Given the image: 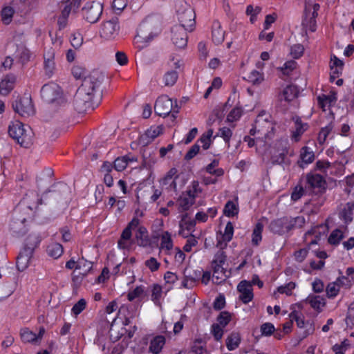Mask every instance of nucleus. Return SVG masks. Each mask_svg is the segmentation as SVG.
<instances>
[{
  "instance_id": "nucleus-61",
  "label": "nucleus",
  "mask_w": 354,
  "mask_h": 354,
  "mask_svg": "<svg viewBox=\"0 0 354 354\" xmlns=\"http://www.w3.org/2000/svg\"><path fill=\"white\" fill-rule=\"evenodd\" d=\"M261 334L265 336H270L274 331V325L271 323L267 322L261 326Z\"/></svg>"
},
{
  "instance_id": "nucleus-16",
  "label": "nucleus",
  "mask_w": 354,
  "mask_h": 354,
  "mask_svg": "<svg viewBox=\"0 0 354 354\" xmlns=\"http://www.w3.org/2000/svg\"><path fill=\"white\" fill-rule=\"evenodd\" d=\"M44 59L45 75L48 77H51L55 71V50L53 48L47 50L44 55Z\"/></svg>"
},
{
  "instance_id": "nucleus-2",
  "label": "nucleus",
  "mask_w": 354,
  "mask_h": 354,
  "mask_svg": "<svg viewBox=\"0 0 354 354\" xmlns=\"http://www.w3.org/2000/svg\"><path fill=\"white\" fill-rule=\"evenodd\" d=\"M162 21L159 15L147 16L139 26L136 37L146 42L150 41L160 32Z\"/></svg>"
},
{
  "instance_id": "nucleus-47",
  "label": "nucleus",
  "mask_w": 354,
  "mask_h": 354,
  "mask_svg": "<svg viewBox=\"0 0 354 354\" xmlns=\"http://www.w3.org/2000/svg\"><path fill=\"white\" fill-rule=\"evenodd\" d=\"M126 158L124 156L117 158L113 162V168L118 171H122L125 169L128 165Z\"/></svg>"
},
{
  "instance_id": "nucleus-51",
  "label": "nucleus",
  "mask_w": 354,
  "mask_h": 354,
  "mask_svg": "<svg viewBox=\"0 0 354 354\" xmlns=\"http://www.w3.org/2000/svg\"><path fill=\"white\" fill-rule=\"evenodd\" d=\"M163 128L162 126H157L156 127H151L146 131V136L151 140L155 139L158 136L162 133Z\"/></svg>"
},
{
  "instance_id": "nucleus-56",
  "label": "nucleus",
  "mask_w": 354,
  "mask_h": 354,
  "mask_svg": "<svg viewBox=\"0 0 354 354\" xmlns=\"http://www.w3.org/2000/svg\"><path fill=\"white\" fill-rule=\"evenodd\" d=\"M304 48L301 44L293 45L290 48V55L295 59L299 58L304 53Z\"/></svg>"
},
{
  "instance_id": "nucleus-37",
  "label": "nucleus",
  "mask_w": 354,
  "mask_h": 354,
  "mask_svg": "<svg viewBox=\"0 0 354 354\" xmlns=\"http://www.w3.org/2000/svg\"><path fill=\"white\" fill-rule=\"evenodd\" d=\"M213 135V129H208L205 133H203L201 137L197 140L196 143L200 142L203 144V148L204 150H207L209 148L211 145V138Z\"/></svg>"
},
{
  "instance_id": "nucleus-53",
  "label": "nucleus",
  "mask_w": 354,
  "mask_h": 354,
  "mask_svg": "<svg viewBox=\"0 0 354 354\" xmlns=\"http://www.w3.org/2000/svg\"><path fill=\"white\" fill-rule=\"evenodd\" d=\"M295 283L290 281L285 286H281L278 287L277 290L281 294H286L287 295H291L292 290L295 288Z\"/></svg>"
},
{
  "instance_id": "nucleus-31",
  "label": "nucleus",
  "mask_w": 354,
  "mask_h": 354,
  "mask_svg": "<svg viewBox=\"0 0 354 354\" xmlns=\"http://www.w3.org/2000/svg\"><path fill=\"white\" fill-rule=\"evenodd\" d=\"M63 252L62 245L57 243H51L47 248L48 254L54 259L59 258L63 254Z\"/></svg>"
},
{
  "instance_id": "nucleus-10",
  "label": "nucleus",
  "mask_w": 354,
  "mask_h": 354,
  "mask_svg": "<svg viewBox=\"0 0 354 354\" xmlns=\"http://www.w3.org/2000/svg\"><path fill=\"white\" fill-rule=\"evenodd\" d=\"M12 106L13 110L21 117H29L35 113V109L30 97H17L12 102Z\"/></svg>"
},
{
  "instance_id": "nucleus-52",
  "label": "nucleus",
  "mask_w": 354,
  "mask_h": 354,
  "mask_svg": "<svg viewBox=\"0 0 354 354\" xmlns=\"http://www.w3.org/2000/svg\"><path fill=\"white\" fill-rule=\"evenodd\" d=\"M211 332L216 341H220L223 335V327L217 324L212 325Z\"/></svg>"
},
{
  "instance_id": "nucleus-48",
  "label": "nucleus",
  "mask_w": 354,
  "mask_h": 354,
  "mask_svg": "<svg viewBox=\"0 0 354 354\" xmlns=\"http://www.w3.org/2000/svg\"><path fill=\"white\" fill-rule=\"evenodd\" d=\"M161 248H165L167 250H169L173 248L172 240L170 234L168 232H165L161 237Z\"/></svg>"
},
{
  "instance_id": "nucleus-6",
  "label": "nucleus",
  "mask_w": 354,
  "mask_h": 354,
  "mask_svg": "<svg viewBox=\"0 0 354 354\" xmlns=\"http://www.w3.org/2000/svg\"><path fill=\"white\" fill-rule=\"evenodd\" d=\"M227 256L222 250L218 251L212 261V268L213 269V281L216 284H220L225 281L230 274V270L223 268V264L226 261Z\"/></svg>"
},
{
  "instance_id": "nucleus-9",
  "label": "nucleus",
  "mask_w": 354,
  "mask_h": 354,
  "mask_svg": "<svg viewBox=\"0 0 354 354\" xmlns=\"http://www.w3.org/2000/svg\"><path fill=\"white\" fill-rule=\"evenodd\" d=\"M305 184L309 190V195L322 194L326 189V183L322 176L308 173L306 176Z\"/></svg>"
},
{
  "instance_id": "nucleus-35",
  "label": "nucleus",
  "mask_w": 354,
  "mask_h": 354,
  "mask_svg": "<svg viewBox=\"0 0 354 354\" xmlns=\"http://www.w3.org/2000/svg\"><path fill=\"white\" fill-rule=\"evenodd\" d=\"M223 213L227 217L234 216L239 213V207L233 201H229L224 207Z\"/></svg>"
},
{
  "instance_id": "nucleus-5",
  "label": "nucleus",
  "mask_w": 354,
  "mask_h": 354,
  "mask_svg": "<svg viewBox=\"0 0 354 354\" xmlns=\"http://www.w3.org/2000/svg\"><path fill=\"white\" fill-rule=\"evenodd\" d=\"M176 15L180 22L178 26H183L189 31H192L195 26V12L187 3L178 1L176 3Z\"/></svg>"
},
{
  "instance_id": "nucleus-17",
  "label": "nucleus",
  "mask_w": 354,
  "mask_h": 354,
  "mask_svg": "<svg viewBox=\"0 0 354 354\" xmlns=\"http://www.w3.org/2000/svg\"><path fill=\"white\" fill-rule=\"evenodd\" d=\"M16 80L17 77L12 73L5 75L0 82V94L8 95L13 90Z\"/></svg>"
},
{
  "instance_id": "nucleus-13",
  "label": "nucleus",
  "mask_w": 354,
  "mask_h": 354,
  "mask_svg": "<svg viewBox=\"0 0 354 354\" xmlns=\"http://www.w3.org/2000/svg\"><path fill=\"white\" fill-rule=\"evenodd\" d=\"M268 227L272 232L281 235L292 230V224L289 222V217L284 216L272 221Z\"/></svg>"
},
{
  "instance_id": "nucleus-23",
  "label": "nucleus",
  "mask_w": 354,
  "mask_h": 354,
  "mask_svg": "<svg viewBox=\"0 0 354 354\" xmlns=\"http://www.w3.org/2000/svg\"><path fill=\"white\" fill-rule=\"evenodd\" d=\"M295 131H292V138L297 142L300 136L308 129V125L307 123H303L301 118L297 117L295 119Z\"/></svg>"
},
{
  "instance_id": "nucleus-19",
  "label": "nucleus",
  "mask_w": 354,
  "mask_h": 354,
  "mask_svg": "<svg viewBox=\"0 0 354 354\" xmlns=\"http://www.w3.org/2000/svg\"><path fill=\"white\" fill-rule=\"evenodd\" d=\"M225 32L221 28L220 22L217 20L214 21L212 26V37L213 42L219 45L224 40Z\"/></svg>"
},
{
  "instance_id": "nucleus-45",
  "label": "nucleus",
  "mask_w": 354,
  "mask_h": 354,
  "mask_svg": "<svg viewBox=\"0 0 354 354\" xmlns=\"http://www.w3.org/2000/svg\"><path fill=\"white\" fill-rule=\"evenodd\" d=\"M201 192H202V189L199 185L198 181L194 180L192 183L190 187L186 191V193L188 196H190V197L193 198L194 199H195L196 195L198 193H201Z\"/></svg>"
},
{
  "instance_id": "nucleus-41",
  "label": "nucleus",
  "mask_w": 354,
  "mask_h": 354,
  "mask_svg": "<svg viewBox=\"0 0 354 354\" xmlns=\"http://www.w3.org/2000/svg\"><path fill=\"white\" fill-rule=\"evenodd\" d=\"M232 315L227 311H222L220 313L217 317V324H219L221 327H225L231 321Z\"/></svg>"
},
{
  "instance_id": "nucleus-20",
  "label": "nucleus",
  "mask_w": 354,
  "mask_h": 354,
  "mask_svg": "<svg viewBox=\"0 0 354 354\" xmlns=\"http://www.w3.org/2000/svg\"><path fill=\"white\" fill-rule=\"evenodd\" d=\"M234 234V226L232 222L229 221L226 224L225 231L223 234L222 235V239H218L216 247L220 248L221 249H223V247H225L227 245V243L230 242Z\"/></svg>"
},
{
  "instance_id": "nucleus-29",
  "label": "nucleus",
  "mask_w": 354,
  "mask_h": 354,
  "mask_svg": "<svg viewBox=\"0 0 354 354\" xmlns=\"http://www.w3.org/2000/svg\"><path fill=\"white\" fill-rule=\"evenodd\" d=\"M310 12V9L306 5L305 8V17L302 21V26L304 28L308 29L311 32H315L316 30V19H310L308 16V13Z\"/></svg>"
},
{
  "instance_id": "nucleus-12",
  "label": "nucleus",
  "mask_w": 354,
  "mask_h": 354,
  "mask_svg": "<svg viewBox=\"0 0 354 354\" xmlns=\"http://www.w3.org/2000/svg\"><path fill=\"white\" fill-rule=\"evenodd\" d=\"M118 17H112L110 20L104 21L100 30V36L106 39L115 38L119 32L120 26Z\"/></svg>"
},
{
  "instance_id": "nucleus-8",
  "label": "nucleus",
  "mask_w": 354,
  "mask_h": 354,
  "mask_svg": "<svg viewBox=\"0 0 354 354\" xmlns=\"http://www.w3.org/2000/svg\"><path fill=\"white\" fill-rule=\"evenodd\" d=\"M41 96L46 102L49 104L57 102L62 104L65 102L59 86L54 83L44 84L41 89Z\"/></svg>"
},
{
  "instance_id": "nucleus-33",
  "label": "nucleus",
  "mask_w": 354,
  "mask_h": 354,
  "mask_svg": "<svg viewBox=\"0 0 354 354\" xmlns=\"http://www.w3.org/2000/svg\"><path fill=\"white\" fill-rule=\"evenodd\" d=\"M21 338L24 342L26 343H36L37 335L32 331L30 330L28 328H24L21 330Z\"/></svg>"
},
{
  "instance_id": "nucleus-21",
  "label": "nucleus",
  "mask_w": 354,
  "mask_h": 354,
  "mask_svg": "<svg viewBox=\"0 0 354 354\" xmlns=\"http://www.w3.org/2000/svg\"><path fill=\"white\" fill-rule=\"evenodd\" d=\"M138 245L142 247H147L151 244V240L148 236V232L144 226H140L136 234Z\"/></svg>"
},
{
  "instance_id": "nucleus-1",
  "label": "nucleus",
  "mask_w": 354,
  "mask_h": 354,
  "mask_svg": "<svg viewBox=\"0 0 354 354\" xmlns=\"http://www.w3.org/2000/svg\"><path fill=\"white\" fill-rule=\"evenodd\" d=\"M104 78V74L97 70L84 77L73 100L75 108L79 113L93 111L98 106L102 98L100 88Z\"/></svg>"
},
{
  "instance_id": "nucleus-22",
  "label": "nucleus",
  "mask_w": 354,
  "mask_h": 354,
  "mask_svg": "<svg viewBox=\"0 0 354 354\" xmlns=\"http://www.w3.org/2000/svg\"><path fill=\"white\" fill-rule=\"evenodd\" d=\"M165 344V337L162 335H157L151 340L149 351L153 354H159Z\"/></svg>"
},
{
  "instance_id": "nucleus-28",
  "label": "nucleus",
  "mask_w": 354,
  "mask_h": 354,
  "mask_svg": "<svg viewBox=\"0 0 354 354\" xmlns=\"http://www.w3.org/2000/svg\"><path fill=\"white\" fill-rule=\"evenodd\" d=\"M302 180L300 181V183L297 185L293 189L292 194H291V198L294 201H297L299 199H300L303 196L308 194L309 195V190L306 185L304 187L301 185Z\"/></svg>"
},
{
  "instance_id": "nucleus-50",
  "label": "nucleus",
  "mask_w": 354,
  "mask_h": 354,
  "mask_svg": "<svg viewBox=\"0 0 354 354\" xmlns=\"http://www.w3.org/2000/svg\"><path fill=\"white\" fill-rule=\"evenodd\" d=\"M186 217H187V214H185L183 216L181 221L180 222V228L184 227L186 230H187L189 232H193L194 228L196 225V221L195 220L187 221Z\"/></svg>"
},
{
  "instance_id": "nucleus-3",
  "label": "nucleus",
  "mask_w": 354,
  "mask_h": 354,
  "mask_svg": "<svg viewBox=\"0 0 354 354\" xmlns=\"http://www.w3.org/2000/svg\"><path fill=\"white\" fill-rule=\"evenodd\" d=\"M41 241L39 235L32 234L26 239L25 244L17 258V268L19 271H24L30 264L35 249Z\"/></svg>"
},
{
  "instance_id": "nucleus-46",
  "label": "nucleus",
  "mask_w": 354,
  "mask_h": 354,
  "mask_svg": "<svg viewBox=\"0 0 354 354\" xmlns=\"http://www.w3.org/2000/svg\"><path fill=\"white\" fill-rule=\"evenodd\" d=\"M290 317L292 320H295L297 323V325L299 328H304L306 324H309V322H305L304 317L303 315H299L298 313L296 310H293L290 314Z\"/></svg>"
},
{
  "instance_id": "nucleus-49",
  "label": "nucleus",
  "mask_w": 354,
  "mask_h": 354,
  "mask_svg": "<svg viewBox=\"0 0 354 354\" xmlns=\"http://www.w3.org/2000/svg\"><path fill=\"white\" fill-rule=\"evenodd\" d=\"M217 136H221L223 138L225 143L230 146V140L232 136V131L230 128L227 127H223L219 129V133Z\"/></svg>"
},
{
  "instance_id": "nucleus-60",
  "label": "nucleus",
  "mask_w": 354,
  "mask_h": 354,
  "mask_svg": "<svg viewBox=\"0 0 354 354\" xmlns=\"http://www.w3.org/2000/svg\"><path fill=\"white\" fill-rule=\"evenodd\" d=\"M200 150V145L198 143H195L192 147L189 149V150L187 151V153L185 156V160H190L192 159L195 156H196Z\"/></svg>"
},
{
  "instance_id": "nucleus-18",
  "label": "nucleus",
  "mask_w": 354,
  "mask_h": 354,
  "mask_svg": "<svg viewBox=\"0 0 354 354\" xmlns=\"http://www.w3.org/2000/svg\"><path fill=\"white\" fill-rule=\"evenodd\" d=\"M15 216L12 218L10 223V229L15 235L19 236L24 234L26 232L24 225V222L26 219V218H19L17 215V212H15Z\"/></svg>"
},
{
  "instance_id": "nucleus-11",
  "label": "nucleus",
  "mask_w": 354,
  "mask_h": 354,
  "mask_svg": "<svg viewBox=\"0 0 354 354\" xmlns=\"http://www.w3.org/2000/svg\"><path fill=\"white\" fill-rule=\"evenodd\" d=\"M103 11V6L100 1L87 2L82 8L84 19L91 24L96 23Z\"/></svg>"
},
{
  "instance_id": "nucleus-64",
  "label": "nucleus",
  "mask_w": 354,
  "mask_h": 354,
  "mask_svg": "<svg viewBox=\"0 0 354 354\" xmlns=\"http://www.w3.org/2000/svg\"><path fill=\"white\" fill-rule=\"evenodd\" d=\"M201 339L195 340L192 346V351L195 354H203L205 351V347L201 345Z\"/></svg>"
},
{
  "instance_id": "nucleus-42",
  "label": "nucleus",
  "mask_w": 354,
  "mask_h": 354,
  "mask_svg": "<svg viewBox=\"0 0 354 354\" xmlns=\"http://www.w3.org/2000/svg\"><path fill=\"white\" fill-rule=\"evenodd\" d=\"M300 157L302 162L305 164H309L314 160L315 154L313 151H309L307 147H304L302 148Z\"/></svg>"
},
{
  "instance_id": "nucleus-26",
  "label": "nucleus",
  "mask_w": 354,
  "mask_h": 354,
  "mask_svg": "<svg viewBox=\"0 0 354 354\" xmlns=\"http://www.w3.org/2000/svg\"><path fill=\"white\" fill-rule=\"evenodd\" d=\"M298 93L299 90L296 86L289 85L283 90L280 99L284 100L286 102H290L297 97Z\"/></svg>"
},
{
  "instance_id": "nucleus-38",
  "label": "nucleus",
  "mask_w": 354,
  "mask_h": 354,
  "mask_svg": "<svg viewBox=\"0 0 354 354\" xmlns=\"http://www.w3.org/2000/svg\"><path fill=\"white\" fill-rule=\"evenodd\" d=\"M14 13L15 11L12 7L7 6L3 8L1 11L2 22L6 25L10 24L12 21Z\"/></svg>"
},
{
  "instance_id": "nucleus-30",
  "label": "nucleus",
  "mask_w": 354,
  "mask_h": 354,
  "mask_svg": "<svg viewBox=\"0 0 354 354\" xmlns=\"http://www.w3.org/2000/svg\"><path fill=\"white\" fill-rule=\"evenodd\" d=\"M306 301L309 303L311 307L317 310H319L325 305V299L318 295H309Z\"/></svg>"
},
{
  "instance_id": "nucleus-44",
  "label": "nucleus",
  "mask_w": 354,
  "mask_h": 354,
  "mask_svg": "<svg viewBox=\"0 0 354 354\" xmlns=\"http://www.w3.org/2000/svg\"><path fill=\"white\" fill-rule=\"evenodd\" d=\"M247 79L253 84H259L263 80V75L259 71L253 70L248 75Z\"/></svg>"
},
{
  "instance_id": "nucleus-58",
  "label": "nucleus",
  "mask_w": 354,
  "mask_h": 354,
  "mask_svg": "<svg viewBox=\"0 0 354 354\" xmlns=\"http://www.w3.org/2000/svg\"><path fill=\"white\" fill-rule=\"evenodd\" d=\"M145 265L151 271L155 272L157 271L160 266V263L158 262L156 258L151 257L148 260L145 261Z\"/></svg>"
},
{
  "instance_id": "nucleus-32",
  "label": "nucleus",
  "mask_w": 354,
  "mask_h": 354,
  "mask_svg": "<svg viewBox=\"0 0 354 354\" xmlns=\"http://www.w3.org/2000/svg\"><path fill=\"white\" fill-rule=\"evenodd\" d=\"M263 225L261 222L257 223L252 234V243L254 245H258L262 239Z\"/></svg>"
},
{
  "instance_id": "nucleus-40",
  "label": "nucleus",
  "mask_w": 354,
  "mask_h": 354,
  "mask_svg": "<svg viewBox=\"0 0 354 354\" xmlns=\"http://www.w3.org/2000/svg\"><path fill=\"white\" fill-rule=\"evenodd\" d=\"M75 269L82 270L81 274L85 276L92 269V262L84 259H80L77 261Z\"/></svg>"
},
{
  "instance_id": "nucleus-43",
  "label": "nucleus",
  "mask_w": 354,
  "mask_h": 354,
  "mask_svg": "<svg viewBox=\"0 0 354 354\" xmlns=\"http://www.w3.org/2000/svg\"><path fill=\"white\" fill-rule=\"evenodd\" d=\"M195 203V199L188 196L180 197L178 200L179 207L181 211H187Z\"/></svg>"
},
{
  "instance_id": "nucleus-59",
  "label": "nucleus",
  "mask_w": 354,
  "mask_h": 354,
  "mask_svg": "<svg viewBox=\"0 0 354 354\" xmlns=\"http://www.w3.org/2000/svg\"><path fill=\"white\" fill-rule=\"evenodd\" d=\"M331 130H332V127L330 125L326 126V127L322 128L321 129V131L319 133L318 138H317L319 144H323L326 141V138H327L328 135L330 133V132L331 131Z\"/></svg>"
},
{
  "instance_id": "nucleus-27",
  "label": "nucleus",
  "mask_w": 354,
  "mask_h": 354,
  "mask_svg": "<svg viewBox=\"0 0 354 354\" xmlns=\"http://www.w3.org/2000/svg\"><path fill=\"white\" fill-rule=\"evenodd\" d=\"M240 342V335L233 332L226 339V346L229 351H233L239 347Z\"/></svg>"
},
{
  "instance_id": "nucleus-14",
  "label": "nucleus",
  "mask_w": 354,
  "mask_h": 354,
  "mask_svg": "<svg viewBox=\"0 0 354 354\" xmlns=\"http://www.w3.org/2000/svg\"><path fill=\"white\" fill-rule=\"evenodd\" d=\"M187 30H188L185 29L183 26H174L171 28V40L176 47L183 48L187 46Z\"/></svg>"
},
{
  "instance_id": "nucleus-57",
  "label": "nucleus",
  "mask_w": 354,
  "mask_h": 354,
  "mask_svg": "<svg viewBox=\"0 0 354 354\" xmlns=\"http://www.w3.org/2000/svg\"><path fill=\"white\" fill-rule=\"evenodd\" d=\"M297 66V62L294 60H290L287 61L284 64L283 66L281 68V71H282L283 74L286 75H289L290 73L296 68Z\"/></svg>"
},
{
  "instance_id": "nucleus-55",
  "label": "nucleus",
  "mask_w": 354,
  "mask_h": 354,
  "mask_svg": "<svg viewBox=\"0 0 354 354\" xmlns=\"http://www.w3.org/2000/svg\"><path fill=\"white\" fill-rule=\"evenodd\" d=\"M86 302L84 299H80L72 308V313L77 315L86 308Z\"/></svg>"
},
{
  "instance_id": "nucleus-62",
  "label": "nucleus",
  "mask_w": 354,
  "mask_h": 354,
  "mask_svg": "<svg viewBox=\"0 0 354 354\" xmlns=\"http://www.w3.org/2000/svg\"><path fill=\"white\" fill-rule=\"evenodd\" d=\"M289 222L292 224V230L294 227H301L305 224V218L303 216H299L295 218H289Z\"/></svg>"
},
{
  "instance_id": "nucleus-63",
  "label": "nucleus",
  "mask_w": 354,
  "mask_h": 354,
  "mask_svg": "<svg viewBox=\"0 0 354 354\" xmlns=\"http://www.w3.org/2000/svg\"><path fill=\"white\" fill-rule=\"evenodd\" d=\"M144 292L142 286H137L133 290L129 292L127 295L129 301H131L137 297H139Z\"/></svg>"
},
{
  "instance_id": "nucleus-24",
  "label": "nucleus",
  "mask_w": 354,
  "mask_h": 354,
  "mask_svg": "<svg viewBox=\"0 0 354 354\" xmlns=\"http://www.w3.org/2000/svg\"><path fill=\"white\" fill-rule=\"evenodd\" d=\"M178 170L176 168H171L161 180L160 183L162 186L168 185L169 187L176 188L175 179L178 178Z\"/></svg>"
},
{
  "instance_id": "nucleus-34",
  "label": "nucleus",
  "mask_w": 354,
  "mask_h": 354,
  "mask_svg": "<svg viewBox=\"0 0 354 354\" xmlns=\"http://www.w3.org/2000/svg\"><path fill=\"white\" fill-rule=\"evenodd\" d=\"M344 237L343 232L339 229H335L333 230L330 234L328 239V242L330 245H337L340 243Z\"/></svg>"
},
{
  "instance_id": "nucleus-54",
  "label": "nucleus",
  "mask_w": 354,
  "mask_h": 354,
  "mask_svg": "<svg viewBox=\"0 0 354 354\" xmlns=\"http://www.w3.org/2000/svg\"><path fill=\"white\" fill-rule=\"evenodd\" d=\"M72 73L75 78L76 79H81L84 78V77H86V70L85 68L81 66H74L72 68Z\"/></svg>"
},
{
  "instance_id": "nucleus-25",
  "label": "nucleus",
  "mask_w": 354,
  "mask_h": 354,
  "mask_svg": "<svg viewBox=\"0 0 354 354\" xmlns=\"http://www.w3.org/2000/svg\"><path fill=\"white\" fill-rule=\"evenodd\" d=\"M132 236L131 230L127 227L123 230L120 238L118 241V246L120 249H129L131 247L129 242Z\"/></svg>"
},
{
  "instance_id": "nucleus-4",
  "label": "nucleus",
  "mask_w": 354,
  "mask_h": 354,
  "mask_svg": "<svg viewBox=\"0 0 354 354\" xmlns=\"http://www.w3.org/2000/svg\"><path fill=\"white\" fill-rule=\"evenodd\" d=\"M28 129H25L21 122L16 121L9 125L8 133L21 147L28 148L33 142V133L29 127Z\"/></svg>"
},
{
  "instance_id": "nucleus-39",
  "label": "nucleus",
  "mask_w": 354,
  "mask_h": 354,
  "mask_svg": "<svg viewBox=\"0 0 354 354\" xmlns=\"http://www.w3.org/2000/svg\"><path fill=\"white\" fill-rule=\"evenodd\" d=\"M354 204L352 203H347L346 206L344 207L341 212L342 218L345 221L346 223L351 222L353 220V211Z\"/></svg>"
},
{
  "instance_id": "nucleus-36",
  "label": "nucleus",
  "mask_w": 354,
  "mask_h": 354,
  "mask_svg": "<svg viewBox=\"0 0 354 354\" xmlns=\"http://www.w3.org/2000/svg\"><path fill=\"white\" fill-rule=\"evenodd\" d=\"M178 78V73L175 70L167 71L163 77L165 85L166 86H171L175 84Z\"/></svg>"
},
{
  "instance_id": "nucleus-7",
  "label": "nucleus",
  "mask_w": 354,
  "mask_h": 354,
  "mask_svg": "<svg viewBox=\"0 0 354 354\" xmlns=\"http://www.w3.org/2000/svg\"><path fill=\"white\" fill-rule=\"evenodd\" d=\"M180 107L177 104V100H175V106L174 107L173 100L167 95L159 97L155 103L154 110L155 113L159 116L165 118L173 110L171 116L174 119L176 118V114L179 112Z\"/></svg>"
},
{
  "instance_id": "nucleus-15",
  "label": "nucleus",
  "mask_w": 354,
  "mask_h": 354,
  "mask_svg": "<svg viewBox=\"0 0 354 354\" xmlns=\"http://www.w3.org/2000/svg\"><path fill=\"white\" fill-rule=\"evenodd\" d=\"M237 290L240 292L239 299L243 304H248L252 300L254 295L252 283L246 280L241 281L237 286Z\"/></svg>"
}]
</instances>
